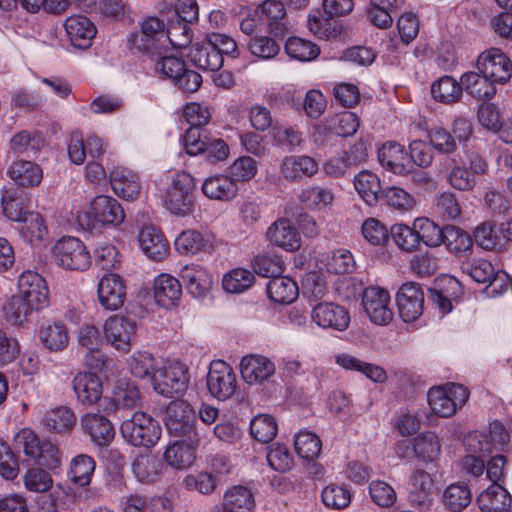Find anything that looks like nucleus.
I'll list each match as a JSON object with an SVG mask.
<instances>
[{
  "label": "nucleus",
  "mask_w": 512,
  "mask_h": 512,
  "mask_svg": "<svg viewBox=\"0 0 512 512\" xmlns=\"http://www.w3.org/2000/svg\"><path fill=\"white\" fill-rule=\"evenodd\" d=\"M187 291L195 298L204 297L212 287L211 274L200 265L190 264L182 267L179 273Z\"/></svg>",
  "instance_id": "72a5a7b5"
},
{
  "label": "nucleus",
  "mask_w": 512,
  "mask_h": 512,
  "mask_svg": "<svg viewBox=\"0 0 512 512\" xmlns=\"http://www.w3.org/2000/svg\"><path fill=\"white\" fill-rule=\"evenodd\" d=\"M311 318L317 326L337 331L346 330L350 322L348 311L332 302L316 304L311 311Z\"/></svg>",
  "instance_id": "6ab92c4d"
},
{
  "label": "nucleus",
  "mask_w": 512,
  "mask_h": 512,
  "mask_svg": "<svg viewBox=\"0 0 512 512\" xmlns=\"http://www.w3.org/2000/svg\"><path fill=\"white\" fill-rule=\"evenodd\" d=\"M298 199L308 209L322 210L332 205L334 194L328 188L314 185L303 189Z\"/></svg>",
  "instance_id": "864d4df0"
},
{
  "label": "nucleus",
  "mask_w": 512,
  "mask_h": 512,
  "mask_svg": "<svg viewBox=\"0 0 512 512\" xmlns=\"http://www.w3.org/2000/svg\"><path fill=\"white\" fill-rule=\"evenodd\" d=\"M468 398V389L456 383L431 387L427 393V401L432 413L442 418L453 416L465 405Z\"/></svg>",
  "instance_id": "20e7f679"
},
{
  "label": "nucleus",
  "mask_w": 512,
  "mask_h": 512,
  "mask_svg": "<svg viewBox=\"0 0 512 512\" xmlns=\"http://www.w3.org/2000/svg\"><path fill=\"white\" fill-rule=\"evenodd\" d=\"M476 67L496 85H504L512 77V62L499 48H490L480 53Z\"/></svg>",
  "instance_id": "9b49d317"
},
{
  "label": "nucleus",
  "mask_w": 512,
  "mask_h": 512,
  "mask_svg": "<svg viewBox=\"0 0 512 512\" xmlns=\"http://www.w3.org/2000/svg\"><path fill=\"white\" fill-rule=\"evenodd\" d=\"M461 270L475 282L489 283L493 287L492 292H496L498 289H507L508 275L503 271L496 272L493 265L487 260L477 259L463 262Z\"/></svg>",
  "instance_id": "aec40b11"
},
{
  "label": "nucleus",
  "mask_w": 512,
  "mask_h": 512,
  "mask_svg": "<svg viewBox=\"0 0 512 512\" xmlns=\"http://www.w3.org/2000/svg\"><path fill=\"white\" fill-rule=\"evenodd\" d=\"M138 243L142 252L154 261H162L169 252V244L164 235L153 225H143L138 233Z\"/></svg>",
  "instance_id": "c85d7f7f"
},
{
  "label": "nucleus",
  "mask_w": 512,
  "mask_h": 512,
  "mask_svg": "<svg viewBox=\"0 0 512 512\" xmlns=\"http://www.w3.org/2000/svg\"><path fill=\"white\" fill-rule=\"evenodd\" d=\"M73 390L79 402L90 406L100 400L103 392L102 382L94 373H78L73 379Z\"/></svg>",
  "instance_id": "58836bf2"
},
{
  "label": "nucleus",
  "mask_w": 512,
  "mask_h": 512,
  "mask_svg": "<svg viewBox=\"0 0 512 512\" xmlns=\"http://www.w3.org/2000/svg\"><path fill=\"white\" fill-rule=\"evenodd\" d=\"M76 422L74 412L64 406L56 407L46 412L43 418V425L50 431L56 433L69 432Z\"/></svg>",
  "instance_id": "8fccbe9b"
},
{
  "label": "nucleus",
  "mask_w": 512,
  "mask_h": 512,
  "mask_svg": "<svg viewBox=\"0 0 512 512\" xmlns=\"http://www.w3.org/2000/svg\"><path fill=\"white\" fill-rule=\"evenodd\" d=\"M208 244L204 236L196 230H185L175 239L174 246L182 255H195L203 251Z\"/></svg>",
  "instance_id": "680f3d73"
},
{
  "label": "nucleus",
  "mask_w": 512,
  "mask_h": 512,
  "mask_svg": "<svg viewBox=\"0 0 512 512\" xmlns=\"http://www.w3.org/2000/svg\"><path fill=\"white\" fill-rule=\"evenodd\" d=\"M466 455L461 460V468L474 477L485 470V458L490 455V444L483 432H471L464 440Z\"/></svg>",
  "instance_id": "f8f14e48"
},
{
  "label": "nucleus",
  "mask_w": 512,
  "mask_h": 512,
  "mask_svg": "<svg viewBox=\"0 0 512 512\" xmlns=\"http://www.w3.org/2000/svg\"><path fill=\"white\" fill-rule=\"evenodd\" d=\"M200 440L201 437H197V442L194 443L191 439L181 438L169 444L163 453L165 462L178 470L189 468L195 461V452Z\"/></svg>",
  "instance_id": "bb28decb"
},
{
  "label": "nucleus",
  "mask_w": 512,
  "mask_h": 512,
  "mask_svg": "<svg viewBox=\"0 0 512 512\" xmlns=\"http://www.w3.org/2000/svg\"><path fill=\"white\" fill-rule=\"evenodd\" d=\"M120 432L128 443L136 447H153L161 437L159 423L150 415L139 411L122 422Z\"/></svg>",
  "instance_id": "7ed1b4c3"
},
{
  "label": "nucleus",
  "mask_w": 512,
  "mask_h": 512,
  "mask_svg": "<svg viewBox=\"0 0 512 512\" xmlns=\"http://www.w3.org/2000/svg\"><path fill=\"white\" fill-rule=\"evenodd\" d=\"M396 302L399 315L403 321H415L423 313V290L420 285L415 282H406L399 288L396 295Z\"/></svg>",
  "instance_id": "f3484780"
},
{
  "label": "nucleus",
  "mask_w": 512,
  "mask_h": 512,
  "mask_svg": "<svg viewBox=\"0 0 512 512\" xmlns=\"http://www.w3.org/2000/svg\"><path fill=\"white\" fill-rule=\"evenodd\" d=\"M64 26L71 44L80 49L89 48L97 33L94 23L82 15L67 18Z\"/></svg>",
  "instance_id": "f704fd0d"
},
{
  "label": "nucleus",
  "mask_w": 512,
  "mask_h": 512,
  "mask_svg": "<svg viewBox=\"0 0 512 512\" xmlns=\"http://www.w3.org/2000/svg\"><path fill=\"white\" fill-rule=\"evenodd\" d=\"M255 506L252 491L242 485L228 488L223 496V502L216 505L211 512H250Z\"/></svg>",
  "instance_id": "2f4dec72"
},
{
  "label": "nucleus",
  "mask_w": 512,
  "mask_h": 512,
  "mask_svg": "<svg viewBox=\"0 0 512 512\" xmlns=\"http://www.w3.org/2000/svg\"><path fill=\"white\" fill-rule=\"evenodd\" d=\"M154 298L163 307L177 304L182 295V286L178 279L170 274H160L154 280Z\"/></svg>",
  "instance_id": "ea45409f"
},
{
  "label": "nucleus",
  "mask_w": 512,
  "mask_h": 512,
  "mask_svg": "<svg viewBox=\"0 0 512 512\" xmlns=\"http://www.w3.org/2000/svg\"><path fill=\"white\" fill-rule=\"evenodd\" d=\"M76 218L82 228L93 231L119 226L125 219V212L115 198L98 195L91 200L89 209L79 212Z\"/></svg>",
  "instance_id": "f257e3e1"
},
{
  "label": "nucleus",
  "mask_w": 512,
  "mask_h": 512,
  "mask_svg": "<svg viewBox=\"0 0 512 512\" xmlns=\"http://www.w3.org/2000/svg\"><path fill=\"white\" fill-rule=\"evenodd\" d=\"M418 241L429 247H438L443 243L445 227L441 228L429 218H417L414 220Z\"/></svg>",
  "instance_id": "4d7b16f0"
},
{
  "label": "nucleus",
  "mask_w": 512,
  "mask_h": 512,
  "mask_svg": "<svg viewBox=\"0 0 512 512\" xmlns=\"http://www.w3.org/2000/svg\"><path fill=\"white\" fill-rule=\"evenodd\" d=\"M453 163L454 165L447 175V181L454 189L459 191H472L477 183L476 176L483 175L488 170L486 160L479 155L470 158L469 168L455 163V160H453Z\"/></svg>",
  "instance_id": "dca6fc26"
},
{
  "label": "nucleus",
  "mask_w": 512,
  "mask_h": 512,
  "mask_svg": "<svg viewBox=\"0 0 512 512\" xmlns=\"http://www.w3.org/2000/svg\"><path fill=\"white\" fill-rule=\"evenodd\" d=\"M462 90L477 99H490L496 94V84L483 73L469 71L460 77Z\"/></svg>",
  "instance_id": "c03bdc74"
},
{
  "label": "nucleus",
  "mask_w": 512,
  "mask_h": 512,
  "mask_svg": "<svg viewBox=\"0 0 512 512\" xmlns=\"http://www.w3.org/2000/svg\"><path fill=\"white\" fill-rule=\"evenodd\" d=\"M189 369L178 360H161L153 373L152 386L155 392L165 397L183 393L189 383Z\"/></svg>",
  "instance_id": "f03ea898"
},
{
  "label": "nucleus",
  "mask_w": 512,
  "mask_h": 512,
  "mask_svg": "<svg viewBox=\"0 0 512 512\" xmlns=\"http://www.w3.org/2000/svg\"><path fill=\"white\" fill-rule=\"evenodd\" d=\"M266 234L271 243L287 252L297 251L301 247V236L297 228L287 218H279L273 222Z\"/></svg>",
  "instance_id": "a878e982"
},
{
  "label": "nucleus",
  "mask_w": 512,
  "mask_h": 512,
  "mask_svg": "<svg viewBox=\"0 0 512 512\" xmlns=\"http://www.w3.org/2000/svg\"><path fill=\"white\" fill-rule=\"evenodd\" d=\"M110 184L113 192L126 201L136 200L141 192L138 175L126 167H116L110 172Z\"/></svg>",
  "instance_id": "cd10ccee"
},
{
  "label": "nucleus",
  "mask_w": 512,
  "mask_h": 512,
  "mask_svg": "<svg viewBox=\"0 0 512 512\" xmlns=\"http://www.w3.org/2000/svg\"><path fill=\"white\" fill-rule=\"evenodd\" d=\"M296 453L303 459L313 460L321 451L319 437L310 431H300L294 439Z\"/></svg>",
  "instance_id": "e2e57ef3"
},
{
  "label": "nucleus",
  "mask_w": 512,
  "mask_h": 512,
  "mask_svg": "<svg viewBox=\"0 0 512 512\" xmlns=\"http://www.w3.org/2000/svg\"><path fill=\"white\" fill-rule=\"evenodd\" d=\"M104 340L122 354L130 352L138 330L137 321L124 315L109 316L102 325Z\"/></svg>",
  "instance_id": "423d86ee"
},
{
  "label": "nucleus",
  "mask_w": 512,
  "mask_h": 512,
  "mask_svg": "<svg viewBox=\"0 0 512 512\" xmlns=\"http://www.w3.org/2000/svg\"><path fill=\"white\" fill-rule=\"evenodd\" d=\"M3 211L6 217L12 221L20 223L18 230L22 238L32 245L42 243L48 234L47 227L44 224L42 216L37 212H24L22 209H15L18 203L15 201H6L2 198Z\"/></svg>",
  "instance_id": "6e6552de"
},
{
  "label": "nucleus",
  "mask_w": 512,
  "mask_h": 512,
  "mask_svg": "<svg viewBox=\"0 0 512 512\" xmlns=\"http://www.w3.org/2000/svg\"><path fill=\"white\" fill-rule=\"evenodd\" d=\"M97 296L100 305L109 311L120 309L126 298L124 284L117 274H105L98 282Z\"/></svg>",
  "instance_id": "4be33fe9"
},
{
  "label": "nucleus",
  "mask_w": 512,
  "mask_h": 512,
  "mask_svg": "<svg viewBox=\"0 0 512 512\" xmlns=\"http://www.w3.org/2000/svg\"><path fill=\"white\" fill-rule=\"evenodd\" d=\"M80 350L87 356V364L93 368H98L100 362V348L104 341V336L93 323H83L76 335Z\"/></svg>",
  "instance_id": "c756f323"
},
{
  "label": "nucleus",
  "mask_w": 512,
  "mask_h": 512,
  "mask_svg": "<svg viewBox=\"0 0 512 512\" xmlns=\"http://www.w3.org/2000/svg\"><path fill=\"white\" fill-rule=\"evenodd\" d=\"M255 280L254 274L244 268H235L222 277V287L230 294H239L249 289Z\"/></svg>",
  "instance_id": "5fc2aeb1"
},
{
  "label": "nucleus",
  "mask_w": 512,
  "mask_h": 512,
  "mask_svg": "<svg viewBox=\"0 0 512 512\" xmlns=\"http://www.w3.org/2000/svg\"><path fill=\"white\" fill-rule=\"evenodd\" d=\"M163 464L156 455L145 453L138 455L132 462L135 478L144 484H151L160 479Z\"/></svg>",
  "instance_id": "79ce46f5"
},
{
  "label": "nucleus",
  "mask_w": 512,
  "mask_h": 512,
  "mask_svg": "<svg viewBox=\"0 0 512 512\" xmlns=\"http://www.w3.org/2000/svg\"><path fill=\"white\" fill-rule=\"evenodd\" d=\"M267 461L272 469L283 473L294 466V457L289 448L280 443H274L269 447Z\"/></svg>",
  "instance_id": "774afa93"
},
{
  "label": "nucleus",
  "mask_w": 512,
  "mask_h": 512,
  "mask_svg": "<svg viewBox=\"0 0 512 512\" xmlns=\"http://www.w3.org/2000/svg\"><path fill=\"white\" fill-rule=\"evenodd\" d=\"M38 337L44 348L50 352H61L70 342L68 328L61 320L44 322L39 328Z\"/></svg>",
  "instance_id": "c9c22d12"
},
{
  "label": "nucleus",
  "mask_w": 512,
  "mask_h": 512,
  "mask_svg": "<svg viewBox=\"0 0 512 512\" xmlns=\"http://www.w3.org/2000/svg\"><path fill=\"white\" fill-rule=\"evenodd\" d=\"M257 13L271 20L269 23L270 32L281 37L287 33L284 23L278 22L285 15V8L282 2L276 0H264L257 8Z\"/></svg>",
  "instance_id": "603ef678"
},
{
  "label": "nucleus",
  "mask_w": 512,
  "mask_h": 512,
  "mask_svg": "<svg viewBox=\"0 0 512 512\" xmlns=\"http://www.w3.org/2000/svg\"><path fill=\"white\" fill-rule=\"evenodd\" d=\"M435 482L430 473L424 469H415L408 482V501L418 509H428L433 503Z\"/></svg>",
  "instance_id": "2eb2a0df"
},
{
  "label": "nucleus",
  "mask_w": 512,
  "mask_h": 512,
  "mask_svg": "<svg viewBox=\"0 0 512 512\" xmlns=\"http://www.w3.org/2000/svg\"><path fill=\"white\" fill-rule=\"evenodd\" d=\"M164 422L168 433L173 437L191 439L194 443L200 437L195 411L187 401H171L166 407Z\"/></svg>",
  "instance_id": "39448f33"
},
{
  "label": "nucleus",
  "mask_w": 512,
  "mask_h": 512,
  "mask_svg": "<svg viewBox=\"0 0 512 512\" xmlns=\"http://www.w3.org/2000/svg\"><path fill=\"white\" fill-rule=\"evenodd\" d=\"M433 98L441 103L451 104L459 101L462 96L461 82L451 76H443L431 86Z\"/></svg>",
  "instance_id": "3c124183"
},
{
  "label": "nucleus",
  "mask_w": 512,
  "mask_h": 512,
  "mask_svg": "<svg viewBox=\"0 0 512 512\" xmlns=\"http://www.w3.org/2000/svg\"><path fill=\"white\" fill-rule=\"evenodd\" d=\"M54 262L69 271H84L91 264L90 253L84 243L75 237H63L52 248Z\"/></svg>",
  "instance_id": "0eeeda50"
},
{
  "label": "nucleus",
  "mask_w": 512,
  "mask_h": 512,
  "mask_svg": "<svg viewBox=\"0 0 512 512\" xmlns=\"http://www.w3.org/2000/svg\"><path fill=\"white\" fill-rule=\"evenodd\" d=\"M414 455L423 463H434L441 455V443L436 433L426 431L412 440Z\"/></svg>",
  "instance_id": "37998d69"
},
{
  "label": "nucleus",
  "mask_w": 512,
  "mask_h": 512,
  "mask_svg": "<svg viewBox=\"0 0 512 512\" xmlns=\"http://www.w3.org/2000/svg\"><path fill=\"white\" fill-rule=\"evenodd\" d=\"M471 491L465 483L450 484L443 492L444 505L452 512H460L471 502Z\"/></svg>",
  "instance_id": "6e6d98bb"
},
{
  "label": "nucleus",
  "mask_w": 512,
  "mask_h": 512,
  "mask_svg": "<svg viewBox=\"0 0 512 512\" xmlns=\"http://www.w3.org/2000/svg\"><path fill=\"white\" fill-rule=\"evenodd\" d=\"M82 427L91 441L100 447L109 445L115 435L112 423L103 415L89 413L81 419Z\"/></svg>",
  "instance_id": "e433bc0d"
},
{
  "label": "nucleus",
  "mask_w": 512,
  "mask_h": 512,
  "mask_svg": "<svg viewBox=\"0 0 512 512\" xmlns=\"http://www.w3.org/2000/svg\"><path fill=\"white\" fill-rule=\"evenodd\" d=\"M33 311H39L17 293L4 306L6 320L12 325L23 324Z\"/></svg>",
  "instance_id": "13d9d810"
},
{
  "label": "nucleus",
  "mask_w": 512,
  "mask_h": 512,
  "mask_svg": "<svg viewBox=\"0 0 512 512\" xmlns=\"http://www.w3.org/2000/svg\"><path fill=\"white\" fill-rule=\"evenodd\" d=\"M390 301L388 291L381 287L371 286L364 290L362 305L373 323L387 325L393 319Z\"/></svg>",
  "instance_id": "4468645a"
},
{
  "label": "nucleus",
  "mask_w": 512,
  "mask_h": 512,
  "mask_svg": "<svg viewBox=\"0 0 512 512\" xmlns=\"http://www.w3.org/2000/svg\"><path fill=\"white\" fill-rule=\"evenodd\" d=\"M317 171V161L308 155L285 156L279 165L280 174L289 182H300L311 178Z\"/></svg>",
  "instance_id": "5701e85b"
},
{
  "label": "nucleus",
  "mask_w": 512,
  "mask_h": 512,
  "mask_svg": "<svg viewBox=\"0 0 512 512\" xmlns=\"http://www.w3.org/2000/svg\"><path fill=\"white\" fill-rule=\"evenodd\" d=\"M207 388L216 399L225 401L232 397L237 388L233 368L222 360L212 361L207 375Z\"/></svg>",
  "instance_id": "ddd939ff"
},
{
  "label": "nucleus",
  "mask_w": 512,
  "mask_h": 512,
  "mask_svg": "<svg viewBox=\"0 0 512 512\" xmlns=\"http://www.w3.org/2000/svg\"><path fill=\"white\" fill-rule=\"evenodd\" d=\"M196 189L194 177L185 172L175 173L167 189L165 206L174 215L185 216L191 212L193 193Z\"/></svg>",
  "instance_id": "1a4fd4ad"
},
{
  "label": "nucleus",
  "mask_w": 512,
  "mask_h": 512,
  "mask_svg": "<svg viewBox=\"0 0 512 512\" xmlns=\"http://www.w3.org/2000/svg\"><path fill=\"white\" fill-rule=\"evenodd\" d=\"M285 51L290 58L303 62L315 59L320 52L316 44L299 37H289Z\"/></svg>",
  "instance_id": "052dcab7"
},
{
  "label": "nucleus",
  "mask_w": 512,
  "mask_h": 512,
  "mask_svg": "<svg viewBox=\"0 0 512 512\" xmlns=\"http://www.w3.org/2000/svg\"><path fill=\"white\" fill-rule=\"evenodd\" d=\"M201 190L211 200L229 202L236 198L239 188L230 175L216 174L203 181Z\"/></svg>",
  "instance_id": "7c9ffc66"
},
{
  "label": "nucleus",
  "mask_w": 512,
  "mask_h": 512,
  "mask_svg": "<svg viewBox=\"0 0 512 512\" xmlns=\"http://www.w3.org/2000/svg\"><path fill=\"white\" fill-rule=\"evenodd\" d=\"M378 160L386 170L400 176L409 174L412 164L403 145L386 142L378 150Z\"/></svg>",
  "instance_id": "393cba45"
},
{
  "label": "nucleus",
  "mask_w": 512,
  "mask_h": 512,
  "mask_svg": "<svg viewBox=\"0 0 512 512\" xmlns=\"http://www.w3.org/2000/svg\"><path fill=\"white\" fill-rule=\"evenodd\" d=\"M447 289L445 291L432 290L431 298L433 303L437 306L440 313L443 315L449 313L452 310V304L450 298H458L462 295V287L459 281L454 277L447 279Z\"/></svg>",
  "instance_id": "0e129e2a"
},
{
  "label": "nucleus",
  "mask_w": 512,
  "mask_h": 512,
  "mask_svg": "<svg viewBox=\"0 0 512 512\" xmlns=\"http://www.w3.org/2000/svg\"><path fill=\"white\" fill-rule=\"evenodd\" d=\"M160 362L147 351H136L128 359L130 372L138 378L149 377L152 381L153 373Z\"/></svg>",
  "instance_id": "bf43d9fd"
},
{
  "label": "nucleus",
  "mask_w": 512,
  "mask_h": 512,
  "mask_svg": "<svg viewBox=\"0 0 512 512\" xmlns=\"http://www.w3.org/2000/svg\"><path fill=\"white\" fill-rule=\"evenodd\" d=\"M130 42L138 51L156 54L167 47V26L156 16L146 17L140 23V31L132 35Z\"/></svg>",
  "instance_id": "9d476101"
},
{
  "label": "nucleus",
  "mask_w": 512,
  "mask_h": 512,
  "mask_svg": "<svg viewBox=\"0 0 512 512\" xmlns=\"http://www.w3.org/2000/svg\"><path fill=\"white\" fill-rule=\"evenodd\" d=\"M477 505L482 512H510L512 496L499 484H491L477 497Z\"/></svg>",
  "instance_id": "4c0bfd02"
},
{
  "label": "nucleus",
  "mask_w": 512,
  "mask_h": 512,
  "mask_svg": "<svg viewBox=\"0 0 512 512\" xmlns=\"http://www.w3.org/2000/svg\"><path fill=\"white\" fill-rule=\"evenodd\" d=\"M96 468L93 457L87 454L74 456L67 466V478L76 486L86 487L91 483Z\"/></svg>",
  "instance_id": "a19ab883"
},
{
  "label": "nucleus",
  "mask_w": 512,
  "mask_h": 512,
  "mask_svg": "<svg viewBox=\"0 0 512 512\" xmlns=\"http://www.w3.org/2000/svg\"><path fill=\"white\" fill-rule=\"evenodd\" d=\"M194 65L203 70L216 71L223 65V57L220 55L210 41L199 45H194L188 54Z\"/></svg>",
  "instance_id": "49530a36"
},
{
  "label": "nucleus",
  "mask_w": 512,
  "mask_h": 512,
  "mask_svg": "<svg viewBox=\"0 0 512 512\" xmlns=\"http://www.w3.org/2000/svg\"><path fill=\"white\" fill-rule=\"evenodd\" d=\"M267 294L275 303L289 304L298 297V286L289 277L275 276L267 284Z\"/></svg>",
  "instance_id": "09e8293b"
},
{
  "label": "nucleus",
  "mask_w": 512,
  "mask_h": 512,
  "mask_svg": "<svg viewBox=\"0 0 512 512\" xmlns=\"http://www.w3.org/2000/svg\"><path fill=\"white\" fill-rule=\"evenodd\" d=\"M275 370L274 362L264 355L250 354L240 361L242 379L249 385L265 382L274 375Z\"/></svg>",
  "instance_id": "412c9836"
},
{
  "label": "nucleus",
  "mask_w": 512,
  "mask_h": 512,
  "mask_svg": "<svg viewBox=\"0 0 512 512\" xmlns=\"http://www.w3.org/2000/svg\"><path fill=\"white\" fill-rule=\"evenodd\" d=\"M386 204L400 213H405L415 206L414 197L401 187L392 186L382 192Z\"/></svg>",
  "instance_id": "338daca9"
},
{
  "label": "nucleus",
  "mask_w": 512,
  "mask_h": 512,
  "mask_svg": "<svg viewBox=\"0 0 512 512\" xmlns=\"http://www.w3.org/2000/svg\"><path fill=\"white\" fill-rule=\"evenodd\" d=\"M354 187L369 206H375L382 190L379 177L368 170L359 172L354 178Z\"/></svg>",
  "instance_id": "de8ad7c7"
},
{
  "label": "nucleus",
  "mask_w": 512,
  "mask_h": 512,
  "mask_svg": "<svg viewBox=\"0 0 512 512\" xmlns=\"http://www.w3.org/2000/svg\"><path fill=\"white\" fill-rule=\"evenodd\" d=\"M18 294L38 310L48 305V287L44 278L34 272L25 271L18 279Z\"/></svg>",
  "instance_id": "a211bd4d"
},
{
  "label": "nucleus",
  "mask_w": 512,
  "mask_h": 512,
  "mask_svg": "<svg viewBox=\"0 0 512 512\" xmlns=\"http://www.w3.org/2000/svg\"><path fill=\"white\" fill-rule=\"evenodd\" d=\"M250 432L259 442H270L277 434L276 421L268 414L256 415L250 422Z\"/></svg>",
  "instance_id": "69168bd1"
},
{
  "label": "nucleus",
  "mask_w": 512,
  "mask_h": 512,
  "mask_svg": "<svg viewBox=\"0 0 512 512\" xmlns=\"http://www.w3.org/2000/svg\"><path fill=\"white\" fill-rule=\"evenodd\" d=\"M8 174L16 184L24 187L38 185L43 177L39 165L25 160L13 162L8 169Z\"/></svg>",
  "instance_id": "a18cd8bd"
},
{
  "label": "nucleus",
  "mask_w": 512,
  "mask_h": 512,
  "mask_svg": "<svg viewBox=\"0 0 512 512\" xmlns=\"http://www.w3.org/2000/svg\"><path fill=\"white\" fill-rule=\"evenodd\" d=\"M141 395L137 385L127 378L118 379L112 390V397L104 410L112 413L118 409H134L141 405Z\"/></svg>",
  "instance_id": "b1692460"
},
{
  "label": "nucleus",
  "mask_w": 512,
  "mask_h": 512,
  "mask_svg": "<svg viewBox=\"0 0 512 512\" xmlns=\"http://www.w3.org/2000/svg\"><path fill=\"white\" fill-rule=\"evenodd\" d=\"M315 261L319 269L334 274L352 273L356 265L352 253L345 248L320 252Z\"/></svg>",
  "instance_id": "473e14b6"
}]
</instances>
